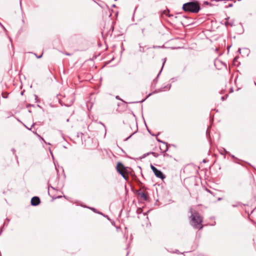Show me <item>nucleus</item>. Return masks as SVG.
<instances>
[{"instance_id": "f3484780", "label": "nucleus", "mask_w": 256, "mask_h": 256, "mask_svg": "<svg viewBox=\"0 0 256 256\" xmlns=\"http://www.w3.org/2000/svg\"><path fill=\"white\" fill-rule=\"evenodd\" d=\"M132 136V135H130L128 138H130Z\"/></svg>"}, {"instance_id": "ddd939ff", "label": "nucleus", "mask_w": 256, "mask_h": 256, "mask_svg": "<svg viewBox=\"0 0 256 256\" xmlns=\"http://www.w3.org/2000/svg\"><path fill=\"white\" fill-rule=\"evenodd\" d=\"M3 97H4V98H6V96H3Z\"/></svg>"}, {"instance_id": "f03ea898", "label": "nucleus", "mask_w": 256, "mask_h": 256, "mask_svg": "<svg viewBox=\"0 0 256 256\" xmlns=\"http://www.w3.org/2000/svg\"><path fill=\"white\" fill-rule=\"evenodd\" d=\"M182 8L186 12L197 13L200 10V6L196 2H190L184 4Z\"/></svg>"}, {"instance_id": "39448f33", "label": "nucleus", "mask_w": 256, "mask_h": 256, "mask_svg": "<svg viewBox=\"0 0 256 256\" xmlns=\"http://www.w3.org/2000/svg\"><path fill=\"white\" fill-rule=\"evenodd\" d=\"M40 202V200L39 198L37 196L33 197L31 200V204L32 206H38Z\"/></svg>"}, {"instance_id": "dca6fc26", "label": "nucleus", "mask_w": 256, "mask_h": 256, "mask_svg": "<svg viewBox=\"0 0 256 256\" xmlns=\"http://www.w3.org/2000/svg\"><path fill=\"white\" fill-rule=\"evenodd\" d=\"M132 136V135H130L128 138H130Z\"/></svg>"}, {"instance_id": "0eeeda50", "label": "nucleus", "mask_w": 256, "mask_h": 256, "mask_svg": "<svg viewBox=\"0 0 256 256\" xmlns=\"http://www.w3.org/2000/svg\"><path fill=\"white\" fill-rule=\"evenodd\" d=\"M150 168H151V169L152 170V172H154V171L156 169V168H155L154 166H152V164L150 165Z\"/></svg>"}, {"instance_id": "f8f14e48", "label": "nucleus", "mask_w": 256, "mask_h": 256, "mask_svg": "<svg viewBox=\"0 0 256 256\" xmlns=\"http://www.w3.org/2000/svg\"><path fill=\"white\" fill-rule=\"evenodd\" d=\"M42 56V54H41L40 56H38V58H40Z\"/></svg>"}, {"instance_id": "f257e3e1", "label": "nucleus", "mask_w": 256, "mask_h": 256, "mask_svg": "<svg viewBox=\"0 0 256 256\" xmlns=\"http://www.w3.org/2000/svg\"><path fill=\"white\" fill-rule=\"evenodd\" d=\"M191 213L190 224L196 228L202 229L203 227L202 223V217L196 212H193L192 209L190 208V210Z\"/></svg>"}, {"instance_id": "4468645a", "label": "nucleus", "mask_w": 256, "mask_h": 256, "mask_svg": "<svg viewBox=\"0 0 256 256\" xmlns=\"http://www.w3.org/2000/svg\"><path fill=\"white\" fill-rule=\"evenodd\" d=\"M3 97H4V98H6V96H3Z\"/></svg>"}, {"instance_id": "1a4fd4ad", "label": "nucleus", "mask_w": 256, "mask_h": 256, "mask_svg": "<svg viewBox=\"0 0 256 256\" xmlns=\"http://www.w3.org/2000/svg\"><path fill=\"white\" fill-rule=\"evenodd\" d=\"M116 99H118V100H120V97H119V96H116Z\"/></svg>"}, {"instance_id": "20e7f679", "label": "nucleus", "mask_w": 256, "mask_h": 256, "mask_svg": "<svg viewBox=\"0 0 256 256\" xmlns=\"http://www.w3.org/2000/svg\"><path fill=\"white\" fill-rule=\"evenodd\" d=\"M154 174L155 176L158 178L164 179L165 178L164 176L162 173V172L160 170H158L157 168L154 170Z\"/></svg>"}, {"instance_id": "2eb2a0df", "label": "nucleus", "mask_w": 256, "mask_h": 256, "mask_svg": "<svg viewBox=\"0 0 256 256\" xmlns=\"http://www.w3.org/2000/svg\"><path fill=\"white\" fill-rule=\"evenodd\" d=\"M148 154H149V153H148V154H146V156H148ZM145 156H146V154H145Z\"/></svg>"}, {"instance_id": "7ed1b4c3", "label": "nucleus", "mask_w": 256, "mask_h": 256, "mask_svg": "<svg viewBox=\"0 0 256 256\" xmlns=\"http://www.w3.org/2000/svg\"><path fill=\"white\" fill-rule=\"evenodd\" d=\"M117 171L125 179L128 178V172L126 168L120 162L118 163L116 165Z\"/></svg>"}, {"instance_id": "a211bd4d", "label": "nucleus", "mask_w": 256, "mask_h": 256, "mask_svg": "<svg viewBox=\"0 0 256 256\" xmlns=\"http://www.w3.org/2000/svg\"><path fill=\"white\" fill-rule=\"evenodd\" d=\"M132 136V135H130L128 138H130Z\"/></svg>"}, {"instance_id": "9d476101", "label": "nucleus", "mask_w": 256, "mask_h": 256, "mask_svg": "<svg viewBox=\"0 0 256 256\" xmlns=\"http://www.w3.org/2000/svg\"><path fill=\"white\" fill-rule=\"evenodd\" d=\"M34 134H35L36 136H39V137L40 136V135H38L36 132H34Z\"/></svg>"}, {"instance_id": "9b49d317", "label": "nucleus", "mask_w": 256, "mask_h": 256, "mask_svg": "<svg viewBox=\"0 0 256 256\" xmlns=\"http://www.w3.org/2000/svg\"><path fill=\"white\" fill-rule=\"evenodd\" d=\"M0 25L4 28V26L2 25V24L0 22Z\"/></svg>"}, {"instance_id": "423d86ee", "label": "nucleus", "mask_w": 256, "mask_h": 256, "mask_svg": "<svg viewBox=\"0 0 256 256\" xmlns=\"http://www.w3.org/2000/svg\"><path fill=\"white\" fill-rule=\"evenodd\" d=\"M139 196L144 200H146L148 199V195L144 192H142L138 194Z\"/></svg>"}, {"instance_id": "6e6552de", "label": "nucleus", "mask_w": 256, "mask_h": 256, "mask_svg": "<svg viewBox=\"0 0 256 256\" xmlns=\"http://www.w3.org/2000/svg\"><path fill=\"white\" fill-rule=\"evenodd\" d=\"M167 14H168V12H167V11L164 10V12H162V15H164V14H165V15H167Z\"/></svg>"}, {"instance_id": "6ab92c4d", "label": "nucleus", "mask_w": 256, "mask_h": 256, "mask_svg": "<svg viewBox=\"0 0 256 256\" xmlns=\"http://www.w3.org/2000/svg\"><path fill=\"white\" fill-rule=\"evenodd\" d=\"M150 154H154V152H151Z\"/></svg>"}]
</instances>
